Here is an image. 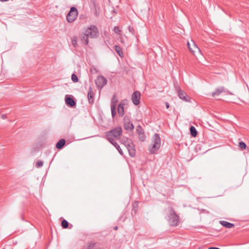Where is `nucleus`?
I'll return each instance as SVG.
<instances>
[{"mask_svg": "<svg viewBox=\"0 0 249 249\" xmlns=\"http://www.w3.org/2000/svg\"><path fill=\"white\" fill-rule=\"evenodd\" d=\"M166 218L170 226H177L179 223L178 215L171 207L168 208V214Z\"/></svg>", "mask_w": 249, "mask_h": 249, "instance_id": "f257e3e1", "label": "nucleus"}, {"mask_svg": "<svg viewBox=\"0 0 249 249\" xmlns=\"http://www.w3.org/2000/svg\"><path fill=\"white\" fill-rule=\"evenodd\" d=\"M161 140L160 135L155 133L152 138L151 143L149 146V150L152 154H155L160 148Z\"/></svg>", "mask_w": 249, "mask_h": 249, "instance_id": "f03ea898", "label": "nucleus"}, {"mask_svg": "<svg viewBox=\"0 0 249 249\" xmlns=\"http://www.w3.org/2000/svg\"><path fill=\"white\" fill-rule=\"evenodd\" d=\"M122 129L121 127H115L106 133L107 140L112 142L115 141L114 138H117L122 134Z\"/></svg>", "mask_w": 249, "mask_h": 249, "instance_id": "7ed1b4c3", "label": "nucleus"}, {"mask_svg": "<svg viewBox=\"0 0 249 249\" xmlns=\"http://www.w3.org/2000/svg\"><path fill=\"white\" fill-rule=\"evenodd\" d=\"M86 36L90 38H96L99 36V30L95 25H90L85 31Z\"/></svg>", "mask_w": 249, "mask_h": 249, "instance_id": "20e7f679", "label": "nucleus"}, {"mask_svg": "<svg viewBox=\"0 0 249 249\" xmlns=\"http://www.w3.org/2000/svg\"><path fill=\"white\" fill-rule=\"evenodd\" d=\"M78 15V12L77 9L74 7H71L70 12L66 16L67 21L69 23L73 22L76 19Z\"/></svg>", "mask_w": 249, "mask_h": 249, "instance_id": "39448f33", "label": "nucleus"}, {"mask_svg": "<svg viewBox=\"0 0 249 249\" xmlns=\"http://www.w3.org/2000/svg\"><path fill=\"white\" fill-rule=\"evenodd\" d=\"M95 85L99 89H102L107 83V79L103 76H98L95 81Z\"/></svg>", "mask_w": 249, "mask_h": 249, "instance_id": "423d86ee", "label": "nucleus"}, {"mask_svg": "<svg viewBox=\"0 0 249 249\" xmlns=\"http://www.w3.org/2000/svg\"><path fill=\"white\" fill-rule=\"evenodd\" d=\"M141 93L139 91H136L133 93L131 96V100L135 105H138L140 104Z\"/></svg>", "mask_w": 249, "mask_h": 249, "instance_id": "0eeeda50", "label": "nucleus"}, {"mask_svg": "<svg viewBox=\"0 0 249 249\" xmlns=\"http://www.w3.org/2000/svg\"><path fill=\"white\" fill-rule=\"evenodd\" d=\"M178 96L180 99L185 102H190L191 100L190 97L188 96L187 93L183 90L179 89L178 91Z\"/></svg>", "mask_w": 249, "mask_h": 249, "instance_id": "6e6552de", "label": "nucleus"}, {"mask_svg": "<svg viewBox=\"0 0 249 249\" xmlns=\"http://www.w3.org/2000/svg\"><path fill=\"white\" fill-rule=\"evenodd\" d=\"M126 148H127L129 152L130 156H131V157H134L135 156L136 150L135 148V145L132 141H131V142H130L129 144H127Z\"/></svg>", "mask_w": 249, "mask_h": 249, "instance_id": "1a4fd4ad", "label": "nucleus"}, {"mask_svg": "<svg viewBox=\"0 0 249 249\" xmlns=\"http://www.w3.org/2000/svg\"><path fill=\"white\" fill-rule=\"evenodd\" d=\"M187 46L190 51L194 54H195V53L196 52H200L199 48L193 40L191 41V43L188 42Z\"/></svg>", "mask_w": 249, "mask_h": 249, "instance_id": "9d476101", "label": "nucleus"}, {"mask_svg": "<svg viewBox=\"0 0 249 249\" xmlns=\"http://www.w3.org/2000/svg\"><path fill=\"white\" fill-rule=\"evenodd\" d=\"M83 249H105L96 243L90 242L83 247Z\"/></svg>", "mask_w": 249, "mask_h": 249, "instance_id": "9b49d317", "label": "nucleus"}, {"mask_svg": "<svg viewBox=\"0 0 249 249\" xmlns=\"http://www.w3.org/2000/svg\"><path fill=\"white\" fill-rule=\"evenodd\" d=\"M66 104L71 107H73L76 105V102L74 99L71 97L66 96L65 97Z\"/></svg>", "mask_w": 249, "mask_h": 249, "instance_id": "f8f14e48", "label": "nucleus"}, {"mask_svg": "<svg viewBox=\"0 0 249 249\" xmlns=\"http://www.w3.org/2000/svg\"><path fill=\"white\" fill-rule=\"evenodd\" d=\"M124 104L121 102L118 106L117 111L120 116L123 117L124 114Z\"/></svg>", "mask_w": 249, "mask_h": 249, "instance_id": "ddd939ff", "label": "nucleus"}, {"mask_svg": "<svg viewBox=\"0 0 249 249\" xmlns=\"http://www.w3.org/2000/svg\"><path fill=\"white\" fill-rule=\"evenodd\" d=\"M94 93L92 90V87L90 86L88 93V99L89 102L90 104H92L94 102L93 100Z\"/></svg>", "mask_w": 249, "mask_h": 249, "instance_id": "4468645a", "label": "nucleus"}, {"mask_svg": "<svg viewBox=\"0 0 249 249\" xmlns=\"http://www.w3.org/2000/svg\"><path fill=\"white\" fill-rule=\"evenodd\" d=\"M224 91H225V88L222 86L219 87L215 89V91L212 93V95L214 97L215 96L219 95Z\"/></svg>", "mask_w": 249, "mask_h": 249, "instance_id": "2eb2a0df", "label": "nucleus"}, {"mask_svg": "<svg viewBox=\"0 0 249 249\" xmlns=\"http://www.w3.org/2000/svg\"><path fill=\"white\" fill-rule=\"evenodd\" d=\"M220 223L222 226L227 228H231L234 227V225L233 224L226 221H220Z\"/></svg>", "mask_w": 249, "mask_h": 249, "instance_id": "dca6fc26", "label": "nucleus"}, {"mask_svg": "<svg viewBox=\"0 0 249 249\" xmlns=\"http://www.w3.org/2000/svg\"><path fill=\"white\" fill-rule=\"evenodd\" d=\"M66 143V141L64 139H62L60 140H59L56 144V147L58 149H62L63 146H64L65 144Z\"/></svg>", "mask_w": 249, "mask_h": 249, "instance_id": "f3484780", "label": "nucleus"}, {"mask_svg": "<svg viewBox=\"0 0 249 249\" xmlns=\"http://www.w3.org/2000/svg\"><path fill=\"white\" fill-rule=\"evenodd\" d=\"M115 50L118 55L121 57H123L124 56V53L122 48L118 45H116L115 46Z\"/></svg>", "mask_w": 249, "mask_h": 249, "instance_id": "a211bd4d", "label": "nucleus"}, {"mask_svg": "<svg viewBox=\"0 0 249 249\" xmlns=\"http://www.w3.org/2000/svg\"><path fill=\"white\" fill-rule=\"evenodd\" d=\"M110 143L116 147V148L117 149V150L121 155H123V152L119 145L117 143V142L114 141V142H112Z\"/></svg>", "mask_w": 249, "mask_h": 249, "instance_id": "6ab92c4d", "label": "nucleus"}, {"mask_svg": "<svg viewBox=\"0 0 249 249\" xmlns=\"http://www.w3.org/2000/svg\"><path fill=\"white\" fill-rule=\"evenodd\" d=\"M131 141L132 140L131 139L126 137H123L121 139V142L126 147L127 146V144H129L130 142H131Z\"/></svg>", "mask_w": 249, "mask_h": 249, "instance_id": "aec40b11", "label": "nucleus"}, {"mask_svg": "<svg viewBox=\"0 0 249 249\" xmlns=\"http://www.w3.org/2000/svg\"><path fill=\"white\" fill-rule=\"evenodd\" d=\"M134 126L133 124L130 122H128L124 124V128L126 130H132Z\"/></svg>", "mask_w": 249, "mask_h": 249, "instance_id": "412c9836", "label": "nucleus"}, {"mask_svg": "<svg viewBox=\"0 0 249 249\" xmlns=\"http://www.w3.org/2000/svg\"><path fill=\"white\" fill-rule=\"evenodd\" d=\"M118 99H117V97L116 96V95H114L112 97V99H111V107H116V104L118 102Z\"/></svg>", "mask_w": 249, "mask_h": 249, "instance_id": "4be33fe9", "label": "nucleus"}, {"mask_svg": "<svg viewBox=\"0 0 249 249\" xmlns=\"http://www.w3.org/2000/svg\"><path fill=\"white\" fill-rule=\"evenodd\" d=\"M190 133L192 136L195 137L197 136V132L194 126H191L190 127Z\"/></svg>", "mask_w": 249, "mask_h": 249, "instance_id": "5701e85b", "label": "nucleus"}, {"mask_svg": "<svg viewBox=\"0 0 249 249\" xmlns=\"http://www.w3.org/2000/svg\"><path fill=\"white\" fill-rule=\"evenodd\" d=\"M89 37L87 36H86L85 33L81 38L82 42L86 45H87L89 43Z\"/></svg>", "mask_w": 249, "mask_h": 249, "instance_id": "b1692460", "label": "nucleus"}, {"mask_svg": "<svg viewBox=\"0 0 249 249\" xmlns=\"http://www.w3.org/2000/svg\"><path fill=\"white\" fill-rule=\"evenodd\" d=\"M69 222L65 219H64L61 222V226L64 229H67L69 227Z\"/></svg>", "mask_w": 249, "mask_h": 249, "instance_id": "393cba45", "label": "nucleus"}, {"mask_svg": "<svg viewBox=\"0 0 249 249\" xmlns=\"http://www.w3.org/2000/svg\"><path fill=\"white\" fill-rule=\"evenodd\" d=\"M136 130V132L138 133V135L142 134V133H143L144 132L142 127L140 125L137 126Z\"/></svg>", "mask_w": 249, "mask_h": 249, "instance_id": "a878e982", "label": "nucleus"}, {"mask_svg": "<svg viewBox=\"0 0 249 249\" xmlns=\"http://www.w3.org/2000/svg\"><path fill=\"white\" fill-rule=\"evenodd\" d=\"M239 147L241 150H244L246 148V144L243 142H240L239 143Z\"/></svg>", "mask_w": 249, "mask_h": 249, "instance_id": "bb28decb", "label": "nucleus"}, {"mask_svg": "<svg viewBox=\"0 0 249 249\" xmlns=\"http://www.w3.org/2000/svg\"><path fill=\"white\" fill-rule=\"evenodd\" d=\"M43 165V162L41 160H37L36 162V168H40V167H41Z\"/></svg>", "mask_w": 249, "mask_h": 249, "instance_id": "cd10ccee", "label": "nucleus"}, {"mask_svg": "<svg viewBox=\"0 0 249 249\" xmlns=\"http://www.w3.org/2000/svg\"><path fill=\"white\" fill-rule=\"evenodd\" d=\"M71 80L73 82L76 83L78 82V78L76 74L74 73L72 74L71 75Z\"/></svg>", "mask_w": 249, "mask_h": 249, "instance_id": "c85d7f7f", "label": "nucleus"}, {"mask_svg": "<svg viewBox=\"0 0 249 249\" xmlns=\"http://www.w3.org/2000/svg\"><path fill=\"white\" fill-rule=\"evenodd\" d=\"M77 37L76 36L73 37L71 40L72 44L75 47L77 46Z\"/></svg>", "mask_w": 249, "mask_h": 249, "instance_id": "c756f323", "label": "nucleus"}, {"mask_svg": "<svg viewBox=\"0 0 249 249\" xmlns=\"http://www.w3.org/2000/svg\"><path fill=\"white\" fill-rule=\"evenodd\" d=\"M111 115H112V117H115V116L116 114V107H111Z\"/></svg>", "mask_w": 249, "mask_h": 249, "instance_id": "7c9ffc66", "label": "nucleus"}, {"mask_svg": "<svg viewBox=\"0 0 249 249\" xmlns=\"http://www.w3.org/2000/svg\"><path fill=\"white\" fill-rule=\"evenodd\" d=\"M139 138L140 140H141L142 142H144L145 139V137L144 134V132L143 133H142V134H139Z\"/></svg>", "mask_w": 249, "mask_h": 249, "instance_id": "2f4dec72", "label": "nucleus"}, {"mask_svg": "<svg viewBox=\"0 0 249 249\" xmlns=\"http://www.w3.org/2000/svg\"><path fill=\"white\" fill-rule=\"evenodd\" d=\"M113 31L115 33L120 34L121 33V31L120 30L119 27L118 26H115L114 27Z\"/></svg>", "mask_w": 249, "mask_h": 249, "instance_id": "473e14b6", "label": "nucleus"}, {"mask_svg": "<svg viewBox=\"0 0 249 249\" xmlns=\"http://www.w3.org/2000/svg\"><path fill=\"white\" fill-rule=\"evenodd\" d=\"M128 31H129L130 33H132V34H133V35H134V34H135L134 29V28H133L132 27H131V26H129L128 27Z\"/></svg>", "mask_w": 249, "mask_h": 249, "instance_id": "72a5a7b5", "label": "nucleus"}, {"mask_svg": "<svg viewBox=\"0 0 249 249\" xmlns=\"http://www.w3.org/2000/svg\"><path fill=\"white\" fill-rule=\"evenodd\" d=\"M120 41H121V42L122 44H124V39H123V37L122 36H121L120 37Z\"/></svg>", "mask_w": 249, "mask_h": 249, "instance_id": "f704fd0d", "label": "nucleus"}, {"mask_svg": "<svg viewBox=\"0 0 249 249\" xmlns=\"http://www.w3.org/2000/svg\"><path fill=\"white\" fill-rule=\"evenodd\" d=\"M165 105L167 108H168L170 107V105L168 102L165 103Z\"/></svg>", "mask_w": 249, "mask_h": 249, "instance_id": "c9c22d12", "label": "nucleus"}, {"mask_svg": "<svg viewBox=\"0 0 249 249\" xmlns=\"http://www.w3.org/2000/svg\"><path fill=\"white\" fill-rule=\"evenodd\" d=\"M208 249H220L218 248H216V247H210Z\"/></svg>", "mask_w": 249, "mask_h": 249, "instance_id": "e433bc0d", "label": "nucleus"}, {"mask_svg": "<svg viewBox=\"0 0 249 249\" xmlns=\"http://www.w3.org/2000/svg\"><path fill=\"white\" fill-rule=\"evenodd\" d=\"M1 118L3 119H4L5 118H6V115L5 114H2L1 115Z\"/></svg>", "mask_w": 249, "mask_h": 249, "instance_id": "4c0bfd02", "label": "nucleus"}, {"mask_svg": "<svg viewBox=\"0 0 249 249\" xmlns=\"http://www.w3.org/2000/svg\"><path fill=\"white\" fill-rule=\"evenodd\" d=\"M114 229L115 230H117L118 229V227H117V226L115 227L114 228Z\"/></svg>", "mask_w": 249, "mask_h": 249, "instance_id": "58836bf2", "label": "nucleus"}]
</instances>
